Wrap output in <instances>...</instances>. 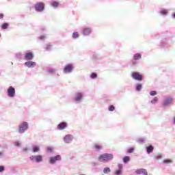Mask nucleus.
Returning <instances> with one entry per match:
<instances>
[{
	"label": "nucleus",
	"instance_id": "obj_1",
	"mask_svg": "<svg viewBox=\"0 0 175 175\" xmlns=\"http://www.w3.org/2000/svg\"><path fill=\"white\" fill-rule=\"evenodd\" d=\"M113 158V156L112 154L105 153L99 156L98 161L100 162H109V161H111Z\"/></svg>",
	"mask_w": 175,
	"mask_h": 175
},
{
	"label": "nucleus",
	"instance_id": "obj_2",
	"mask_svg": "<svg viewBox=\"0 0 175 175\" xmlns=\"http://www.w3.org/2000/svg\"><path fill=\"white\" fill-rule=\"evenodd\" d=\"M27 129H28V123L27 122H23L19 125V133H24L25 131H27Z\"/></svg>",
	"mask_w": 175,
	"mask_h": 175
},
{
	"label": "nucleus",
	"instance_id": "obj_3",
	"mask_svg": "<svg viewBox=\"0 0 175 175\" xmlns=\"http://www.w3.org/2000/svg\"><path fill=\"white\" fill-rule=\"evenodd\" d=\"M131 77L137 81H142L143 80V75L137 72H133L131 75Z\"/></svg>",
	"mask_w": 175,
	"mask_h": 175
},
{
	"label": "nucleus",
	"instance_id": "obj_4",
	"mask_svg": "<svg viewBox=\"0 0 175 175\" xmlns=\"http://www.w3.org/2000/svg\"><path fill=\"white\" fill-rule=\"evenodd\" d=\"M7 92L10 98H14V96L16 95V89L12 86H10L7 90Z\"/></svg>",
	"mask_w": 175,
	"mask_h": 175
},
{
	"label": "nucleus",
	"instance_id": "obj_5",
	"mask_svg": "<svg viewBox=\"0 0 175 175\" xmlns=\"http://www.w3.org/2000/svg\"><path fill=\"white\" fill-rule=\"evenodd\" d=\"M29 158L31 161H36L37 163L42 162V161H43V157H42V155H32Z\"/></svg>",
	"mask_w": 175,
	"mask_h": 175
},
{
	"label": "nucleus",
	"instance_id": "obj_6",
	"mask_svg": "<svg viewBox=\"0 0 175 175\" xmlns=\"http://www.w3.org/2000/svg\"><path fill=\"white\" fill-rule=\"evenodd\" d=\"M35 9L37 12H42V10H44V3H37L35 5Z\"/></svg>",
	"mask_w": 175,
	"mask_h": 175
},
{
	"label": "nucleus",
	"instance_id": "obj_7",
	"mask_svg": "<svg viewBox=\"0 0 175 175\" xmlns=\"http://www.w3.org/2000/svg\"><path fill=\"white\" fill-rule=\"evenodd\" d=\"M57 161H61V156L57 155L55 157H52L49 159V162L52 165L54 164L55 162H57Z\"/></svg>",
	"mask_w": 175,
	"mask_h": 175
},
{
	"label": "nucleus",
	"instance_id": "obj_8",
	"mask_svg": "<svg viewBox=\"0 0 175 175\" xmlns=\"http://www.w3.org/2000/svg\"><path fill=\"white\" fill-rule=\"evenodd\" d=\"M72 70H73V66L72 64L66 65L64 69V73H70Z\"/></svg>",
	"mask_w": 175,
	"mask_h": 175
},
{
	"label": "nucleus",
	"instance_id": "obj_9",
	"mask_svg": "<svg viewBox=\"0 0 175 175\" xmlns=\"http://www.w3.org/2000/svg\"><path fill=\"white\" fill-rule=\"evenodd\" d=\"M172 102H173V98L170 97L166 98L163 103V106H169V105H171Z\"/></svg>",
	"mask_w": 175,
	"mask_h": 175
},
{
	"label": "nucleus",
	"instance_id": "obj_10",
	"mask_svg": "<svg viewBox=\"0 0 175 175\" xmlns=\"http://www.w3.org/2000/svg\"><path fill=\"white\" fill-rule=\"evenodd\" d=\"M135 173L137 174H144V175H148V173L147 172V170L146 169H138L135 171Z\"/></svg>",
	"mask_w": 175,
	"mask_h": 175
},
{
	"label": "nucleus",
	"instance_id": "obj_11",
	"mask_svg": "<svg viewBox=\"0 0 175 175\" xmlns=\"http://www.w3.org/2000/svg\"><path fill=\"white\" fill-rule=\"evenodd\" d=\"M33 53H32V52L26 53L25 55V59H26V61H31V59H33Z\"/></svg>",
	"mask_w": 175,
	"mask_h": 175
},
{
	"label": "nucleus",
	"instance_id": "obj_12",
	"mask_svg": "<svg viewBox=\"0 0 175 175\" xmlns=\"http://www.w3.org/2000/svg\"><path fill=\"white\" fill-rule=\"evenodd\" d=\"M118 170H116L114 172V175H121V174H122V164H118Z\"/></svg>",
	"mask_w": 175,
	"mask_h": 175
},
{
	"label": "nucleus",
	"instance_id": "obj_13",
	"mask_svg": "<svg viewBox=\"0 0 175 175\" xmlns=\"http://www.w3.org/2000/svg\"><path fill=\"white\" fill-rule=\"evenodd\" d=\"M66 126H68V124H66V122H61L57 125V129L62 131V129H65Z\"/></svg>",
	"mask_w": 175,
	"mask_h": 175
},
{
	"label": "nucleus",
	"instance_id": "obj_14",
	"mask_svg": "<svg viewBox=\"0 0 175 175\" xmlns=\"http://www.w3.org/2000/svg\"><path fill=\"white\" fill-rule=\"evenodd\" d=\"M65 143H70V142H72V140H73V136L70 135H67L64 137V139Z\"/></svg>",
	"mask_w": 175,
	"mask_h": 175
},
{
	"label": "nucleus",
	"instance_id": "obj_15",
	"mask_svg": "<svg viewBox=\"0 0 175 175\" xmlns=\"http://www.w3.org/2000/svg\"><path fill=\"white\" fill-rule=\"evenodd\" d=\"M25 65L27 68H32V66H35L36 65V63L34 62H25Z\"/></svg>",
	"mask_w": 175,
	"mask_h": 175
},
{
	"label": "nucleus",
	"instance_id": "obj_16",
	"mask_svg": "<svg viewBox=\"0 0 175 175\" xmlns=\"http://www.w3.org/2000/svg\"><path fill=\"white\" fill-rule=\"evenodd\" d=\"M154 151V146L152 145H150L149 146L146 147V152L148 154H151Z\"/></svg>",
	"mask_w": 175,
	"mask_h": 175
},
{
	"label": "nucleus",
	"instance_id": "obj_17",
	"mask_svg": "<svg viewBox=\"0 0 175 175\" xmlns=\"http://www.w3.org/2000/svg\"><path fill=\"white\" fill-rule=\"evenodd\" d=\"M83 35H90V33H91V29L88 27L84 28L83 30Z\"/></svg>",
	"mask_w": 175,
	"mask_h": 175
},
{
	"label": "nucleus",
	"instance_id": "obj_18",
	"mask_svg": "<svg viewBox=\"0 0 175 175\" xmlns=\"http://www.w3.org/2000/svg\"><path fill=\"white\" fill-rule=\"evenodd\" d=\"M81 98H83V94L81 93H77L75 97V100L79 102L81 100Z\"/></svg>",
	"mask_w": 175,
	"mask_h": 175
},
{
	"label": "nucleus",
	"instance_id": "obj_19",
	"mask_svg": "<svg viewBox=\"0 0 175 175\" xmlns=\"http://www.w3.org/2000/svg\"><path fill=\"white\" fill-rule=\"evenodd\" d=\"M140 58H142V55H140V53H136L133 56V59H135V61H137V59H140Z\"/></svg>",
	"mask_w": 175,
	"mask_h": 175
},
{
	"label": "nucleus",
	"instance_id": "obj_20",
	"mask_svg": "<svg viewBox=\"0 0 175 175\" xmlns=\"http://www.w3.org/2000/svg\"><path fill=\"white\" fill-rule=\"evenodd\" d=\"M51 6H53V8H58V6L59 5V3L58 1H53L51 3Z\"/></svg>",
	"mask_w": 175,
	"mask_h": 175
},
{
	"label": "nucleus",
	"instance_id": "obj_21",
	"mask_svg": "<svg viewBox=\"0 0 175 175\" xmlns=\"http://www.w3.org/2000/svg\"><path fill=\"white\" fill-rule=\"evenodd\" d=\"M131 160V159L129 158V157L126 156L123 158V162L124 163H128V162H129V161Z\"/></svg>",
	"mask_w": 175,
	"mask_h": 175
},
{
	"label": "nucleus",
	"instance_id": "obj_22",
	"mask_svg": "<svg viewBox=\"0 0 175 175\" xmlns=\"http://www.w3.org/2000/svg\"><path fill=\"white\" fill-rule=\"evenodd\" d=\"M143 88V85L140 83L136 85V90L140 91Z\"/></svg>",
	"mask_w": 175,
	"mask_h": 175
},
{
	"label": "nucleus",
	"instance_id": "obj_23",
	"mask_svg": "<svg viewBox=\"0 0 175 175\" xmlns=\"http://www.w3.org/2000/svg\"><path fill=\"white\" fill-rule=\"evenodd\" d=\"M110 172H111V170H110L109 167H105V168H104V170H103V173H104L105 174H107V173H110Z\"/></svg>",
	"mask_w": 175,
	"mask_h": 175
},
{
	"label": "nucleus",
	"instance_id": "obj_24",
	"mask_svg": "<svg viewBox=\"0 0 175 175\" xmlns=\"http://www.w3.org/2000/svg\"><path fill=\"white\" fill-rule=\"evenodd\" d=\"M8 27H9V23H3L1 25V29H8Z\"/></svg>",
	"mask_w": 175,
	"mask_h": 175
},
{
	"label": "nucleus",
	"instance_id": "obj_25",
	"mask_svg": "<svg viewBox=\"0 0 175 175\" xmlns=\"http://www.w3.org/2000/svg\"><path fill=\"white\" fill-rule=\"evenodd\" d=\"M79 36H80V35H79V33H77V32H74L72 33L73 39H77V38H79Z\"/></svg>",
	"mask_w": 175,
	"mask_h": 175
},
{
	"label": "nucleus",
	"instance_id": "obj_26",
	"mask_svg": "<svg viewBox=\"0 0 175 175\" xmlns=\"http://www.w3.org/2000/svg\"><path fill=\"white\" fill-rule=\"evenodd\" d=\"M161 14L163 16H166L167 14V10H163L160 12Z\"/></svg>",
	"mask_w": 175,
	"mask_h": 175
},
{
	"label": "nucleus",
	"instance_id": "obj_27",
	"mask_svg": "<svg viewBox=\"0 0 175 175\" xmlns=\"http://www.w3.org/2000/svg\"><path fill=\"white\" fill-rule=\"evenodd\" d=\"M91 79H96L98 77V75L95 72H92L90 75Z\"/></svg>",
	"mask_w": 175,
	"mask_h": 175
},
{
	"label": "nucleus",
	"instance_id": "obj_28",
	"mask_svg": "<svg viewBox=\"0 0 175 175\" xmlns=\"http://www.w3.org/2000/svg\"><path fill=\"white\" fill-rule=\"evenodd\" d=\"M94 148H96V150H100L102 148V146H100L98 144H96L94 145Z\"/></svg>",
	"mask_w": 175,
	"mask_h": 175
},
{
	"label": "nucleus",
	"instance_id": "obj_29",
	"mask_svg": "<svg viewBox=\"0 0 175 175\" xmlns=\"http://www.w3.org/2000/svg\"><path fill=\"white\" fill-rule=\"evenodd\" d=\"M151 103H152L153 105H155V103H157V102H158V97H155L154 99H152L151 101Z\"/></svg>",
	"mask_w": 175,
	"mask_h": 175
},
{
	"label": "nucleus",
	"instance_id": "obj_30",
	"mask_svg": "<svg viewBox=\"0 0 175 175\" xmlns=\"http://www.w3.org/2000/svg\"><path fill=\"white\" fill-rule=\"evenodd\" d=\"M46 50H51V49H53V44H46Z\"/></svg>",
	"mask_w": 175,
	"mask_h": 175
},
{
	"label": "nucleus",
	"instance_id": "obj_31",
	"mask_svg": "<svg viewBox=\"0 0 175 175\" xmlns=\"http://www.w3.org/2000/svg\"><path fill=\"white\" fill-rule=\"evenodd\" d=\"M40 151V149H39V147L38 146H36L33 148V152H39Z\"/></svg>",
	"mask_w": 175,
	"mask_h": 175
},
{
	"label": "nucleus",
	"instance_id": "obj_32",
	"mask_svg": "<svg viewBox=\"0 0 175 175\" xmlns=\"http://www.w3.org/2000/svg\"><path fill=\"white\" fill-rule=\"evenodd\" d=\"M150 95H151V96H155V95H157V91H151Z\"/></svg>",
	"mask_w": 175,
	"mask_h": 175
},
{
	"label": "nucleus",
	"instance_id": "obj_33",
	"mask_svg": "<svg viewBox=\"0 0 175 175\" xmlns=\"http://www.w3.org/2000/svg\"><path fill=\"white\" fill-rule=\"evenodd\" d=\"M133 151H135V148H130L128 150V153H129V154H132V152H133Z\"/></svg>",
	"mask_w": 175,
	"mask_h": 175
},
{
	"label": "nucleus",
	"instance_id": "obj_34",
	"mask_svg": "<svg viewBox=\"0 0 175 175\" xmlns=\"http://www.w3.org/2000/svg\"><path fill=\"white\" fill-rule=\"evenodd\" d=\"M115 107L113 105H111L109 107V111H114Z\"/></svg>",
	"mask_w": 175,
	"mask_h": 175
},
{
	"label": "nucleus",
	"instance_id": "obj_35",
	"mask_svg": "<svg viewBox=\"0 0 175 175\" xmlns=\"http://www.w3.org/2000/svg\"><path fill=\"white\" fill-rule=\"evenodd\" d=\"M172 163V160L165 159L164 160V163Z\"/></svg>",
	"mask_w": 175,
	"mask_h": 175
},
{
	"label": "nucleus",
	"instance_id": "obj_36",
	"mask_svg": "<svg viewBox=\"0 0 175 175\" xmlns=\"http://www.w3.org/2000/svg\"><path fill=\"white\" fill-rule=\"evenodd\" d=\"M14 146H16V147H20V142H14Z\"/></svg>",
	"mask_w": 175,
	"mask_h": 175
},
{
	"label": "nucleus",
	"instance_id": "obj_37",
	"mask_svg": "<svg viewBox=\"0 0 175 175\" xmlns=\"http://www.w3.org/2000/svg\"><path fill=\"white\" fill-rule=\"evenodd\" d=\"M5 170V167L3 166H0V172H2Z\"/></svg>",
	"mask_w": 175,
	"mask_h": 175
},
{
	"label": "nucleus",
	"instance_id": "obj_38",
	"mask_svg": "<svg viewBox=\"0 0 175 175\" xmlns=\"http://www.w3.org/2000/svg\"><path fill=\"white\" fill-rule=\"evenodd\" d=\"M47 151H49V152H53V148L51 147H49L47 148Z\"/></svg>",
	"mask_w": 175,
	"mask_h": 175
},
{
	"label": "nucleus",
	"instance_id": "obj_39",
	"mask_svg": "<svg viewBox=\"0 0 175 175\" xmlns=\"http://www.w3.org/2000/svg\"><path fill=\"white\" fill-rule=\"evenodd\" d=\"M161 158H162L161 155H157L154 157V159H161Z\"/></svg>",
	"mask_w": 175,
	"mask_h": 175
},
{
	"label": "nucleus",
	"instance_id": "obj_40",
	"mask_svg": "<svg viewBox=\"0 0 175 175\" xmlns=\"http://www.w3.org/2000/svg\"><path fill=\"white\" fill-rule=\"evenodd\" d=\"M4 15L3 14H0V20H2V18H3Z\"/></svg>",
	"mask_w": 175,
	"mask_h": 175
},
{
	"label": "nucleus",
	"instance_id": "obj_41",
	"mask_svg": "<svg viewBox=\"0 0 175 175\" xmlns=\"http://www.w3.org/2000/svg\"><path fill=\"white\" fill-rule=\"evenodd\" d=\"M23 151H28V148H23Z\"/></svg>",
	"mask_w": 175,
	"mask_h": 175
},
{
	"label": "nucleus",
	"instance_id": "obj_42",
	"mask_svg": "<svg viewBox=\"0 0 175 175\" xmlns=\"http://www.w3.org/2000/svg\"><path fill=\"white\" fill-rule=\"evenodd\" d=\"M173 18H175V13L173 14Z\"/></svg>",
	"mask_w": 175,
	"mask_h": 175
},
{
	"label": "nucleus",
	"instance_id": "obj_43",
	"mask_svg": "<svg viewBox=\"0 0 175 175\" xmlns=\"http://www.w3.org/2000/svg\"><path fill=\"white\" fill-rule=\"evenodd\" d=\"M133 65H136V63H135V62H133Z\"/></svg>",
	"mask_w": 175,
	"mask_h": 175
},
{
	"label": "nucleus",
	"instance_id": "obj_44",
	"mask_svg": "<svg viewBox=\"0 0 175 175\" xmlns=\"http://www.w3.org/2000/svg\"><path fill=\"white\" fill-rule=\"evenodd\" d=\"M174 123H175V118H174Z\"/></svg>",
	"mask_w": 175,
	"mask_h": 175
},
{
	"label": "nucleus",
	"instance_id": "obj_45",
	"mask_svg": "<svg viewBox=\"0 0 175 175\" xmlns=\"http://www.w3.org/2000/svg\"><path fill=\"white\" fill-rule=\"evenodd\" d=\"M1 33H0V38H1Z\"/></svg>",
	"mask_w": 175,
	"mask_h": 175
}]
</instances>
